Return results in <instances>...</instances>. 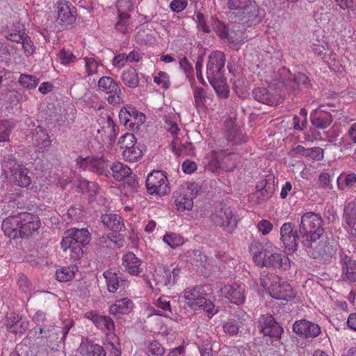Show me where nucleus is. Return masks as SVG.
Masks as SVG:
<instances>
[{"label":"nucleus","instance_id":"obj_60","mask_svg":"<svg viewBox=\"0 0 356 356\" xmlns=\"http://www.w3.org/2000/svg\"><path fill=\"white\" fill-rule=\"evenodd\" d=\"M17 285L19 289L26 294L31 291V283L29 282L27 277L23 274L19 275L17 279Z\"/></svg>","mask_w":356,"mask_h":356},{"label":"nucleus","instance_id":"obj_59","mask_svg":"<svg viewBox=\"0 0 356 356\" xmlns=\"http://www.w3.org/2000/svg\"><path fill=\"white\" fill-rule=\"evenodd\" d=\"M305 157H309L314 160L320 161L323 158V150L320 147L308 148L305 154Z\"/></svg>","mask_w":356,"mask_h":356},{"label":"nucleus","instance_id":"obj_37","mask_svg":"<svg viewBox=\"0 0 356 356\" xmlns=\"http://www.w3.org/2000/svg\"><path fill=\"white\" fill-rule=\"evenodd\" d=\"M122 80L127 86L132 88H136L139 84L138 72L133 67L123 72Z\"/></svg>","mask_w":356,"mask_h":356},{"label":"nucleus","instance_id":"obj_53","mask_svg":"<svg viewBox=\"0 0 356 356\" xmlns=\"http://www.w3.org/2000/svg\"><path fill=\"white\" fill-rule=\"evenodd\" d=\"M193 95L195 99V106L198 108H202L206 103L207 96V92L204 88L201 87H195L193 90Z\"/></svg>","mask_w":356,"mask_h":356},{"label":"nucleus","instance_id":"obj_63","mask_svg":"<svg viewBox=\"0 0 356 356\" xmlns=\"http://www.w3.org/2000/svg\"><path fill=\"white\" fill-rule=\"evenodd\" d=\"M273 227V224L267 220H261L257 223V229L263 235L269 234Z\"/></svg>","mask_w":356,"mask_h":356},{"label":"nucleus","instance_id":"obj_49","mask_svg":"<svg viewBox=\"0 0 356 356\" xmlns=\"http://www.w3.org/2000/svg\"><path fill=\"white\" fill-rule=\"evenodd\" d=\"M19 84L28 90L35 88L39 83V79L34 75L22 74L18 80Z\"/></svg>","mask_w":356,"mask_h":356},{"label":"nucleus","instance_id":"obj_17","mask_svg":"<svg viewBox=\"0 0 356 356\" xmlns=\"http://www.w3.org/2000/svg\"><path fill=\"white\" fill-rule=\"evenodd\" d=\"M222 293L229 301L233 304L243 305L245 300L244 284H236L225 285L221 289Z\"/></svg>","mask_w":356,"mask_h":356},{"label":"nucleus","instance_id":"obj_45","mask_svg":"<svg viewBox=\"0 0 356 356\" xmlns=\"http://www.w3.org/2000/svg\"><path fill=\"white\" fill-rule=\"evenodd\" d=\"M76 270L75 266L63 267L56 271V280L59 282H67L74 277Z\"/></svg>","mask_w":356,"mask_h":356},{"label":"nucleus","instance_id":"obj_21","mask_svg":"<svg viewBox=\"0 0 356 356\" xmlns=\"http://www.w3.org/2000/svg\"><path fill=\"white\" fill-rule=\"evenodd\" d=\"M294 332L306 338H314L321 333L318 325L305 319L296 321L293 325Z\"/></svg>","mask_w":356,"mask_h":356},{"label":"nucleus","instance_id":"obj_20","mask_svg":"<svg viewBox=\"0 0 356 356\" xmlns=\"http://www.w3.org/2000/svg\"><path fill=\"white\" fill-rule=\"evenodd\" d=\"M340 261L342 273L341 277L343 280L354 282H356V262L353 260L350 256L344 252L339 253Z\"/></svg>","mask_w":356,"mask_h":356},{"label":"nucleus","instance_id":"obj_33","mask_svg":"<svg viewBox=\"0 0 356 356\" xmlns=\"http://www.w3.org/2000/svg\"><path fill=\"white\" fill-rule=\"evenodd\" d=\"M69 330L70 327L68 325H66L64 327L51 326V330L49 332V335H46L45 338L47 339V341L49 342L54 340L57 343H61L64 341Z\"/></svg>","mask_w":356,"mask_h":356},{"label":"nucleus","instance_id":"obj_51","mask_svg":"<svg viewBox=\"0 0 356 356\" xmlns=\"http://www.w3.org/2000/svg\"><path fill=\"white\" fill-rule=\"evenodd\" d=\"M118 15L130 17L129 12L133 10L132 0H118L116 2Z\"/></svg>","mask_w":356,"mask_h":356},{"label":"nucleus","instance_id":"obj_4","mask_svg":"<svg viewBox=\"0 0 356 356\" xmlns=\"http://www.w3.org/2000/svg\"><path fill=\"white\" fill-rule=\"evenodd\" d=\"M90 234L87 229L67 230L60 243L61 248L71 259L77 260L83 254V248L89 242Z\"/></svg>","mask_w":356,"mask_h":356},{"label":"nucleus","instance_id":"obj_39","mask_svg":"<svg viewBox=\"0 0 356 356\" xmlns=\"http://www.w3.org/2000/svg\"><path fill=\"white\" fill-rule=\"evenodd\" d=\"M213 86L218 96L220 98H227L229 93V89L228 86L225 83L224 76L222 79H218L217 80H211L209 81Z\"/></svg>","mask_w":356,"mask_h":356},{"label":"nucleus","instance_id":"obj_5","mask_svg":"<svg viewBox=\"0 0 356 356\" xmlns=\"http://www.w3.org/2000/svg\"><path fill=\"white\" fill-rule=\"evenodd\" d=\"M298 228V236L302 245L311 240L321 238L325 233L321 216L314 212H307L302 216Z\"/></svg>","mask_w":356,"mask_h":356},{"label":"nucleus","instance_id":"obj_52","mask_svg":"<svg viewBox=\"0 0 356 356\" xmlns=\"http://www.w3.org/2000/svg\"><path fill=\"white\" fill-rule=\"evenodd\" d=\"M118 144L120 149L126 150L136 145V138L133 134L126 133L119 138Z\"/></svg>","mask_w":356,"mask_h":356},{"label":"nucleus","instance_id":"obj_12","mask_svg":"<svg viewBox=\"0 0 356 356\" xmlns=\"http://www.w3.org/2000/svg\"><path fill=\"white\" fill-rule=\"evenodd\" d=\"M258 327L259 332L264 336H268L275 340L281 338L283 332V328L275 321L271 314L261 315L258 320Z\"/></svg>","mask_w":356,"mask_h":356},{"label":"nucleus","instance_id":"obj_26","mask_svg":"<svg viewBox=\"0 0 356 356\" xmlns=\"http://www.w3.org/2000/svg\"><path fill=\"white\" fill-rule=\"evenodd\" d=\"M78 351L81 356H106V352L102 346L94 344L87 339L82 340Z\"/></svg>","mask_w":356,"mask_h":356},{"label":"nucleus","instance_id":"obj_32","mask_svg":"<svg viewBox=\"0 0 356 356\" xmlns=\"http://www.w3.org/2000/svg\"><path fill=\"white\" fill-rule=\"evenodd\" d=\"M255 195L259 202H265L268 200L274 193V186L268 185L266 180H263L256 186Z\"/></svg>","mask_w":356,"mask_h":356},{"label":"nucleus","instance_id":"obj_48","mask_svg":"<svg viewBox=\"0 0 356 356\" xmlns=\"http://www.w3.org/2000/svg\"><path fill=\"white\" fill-rule=\"evenodd\" d=\"M143 154L141 149L137 145L122 151V156L124 159L129 162L138 161L142 158Z\"/></svg>","mask_w":356,"mask_h":356},{"label":"nucleus","instance_id":"obj_41","mask_svg":"<svg viewBox=\"0 0 356 356\" xmlns=\"http://www.w3.org/2000/svg\"><path fill=\"white\" fill-rule=\"evenodd\" d=\"M22 166L23 165L17 162L16 159L13 156L8 157L2 163V167L7 178L19 170Z\"/></svg>","mask_w":356,"mask_h":356},{"label":"nucleus","instance_id":"obj_15","mask_svg":"<svg viewBox=\"0 0 356 356\" xmlns=\"http://www.w3.org/2000/svg\"><path fill=\"white\" fill-rule=\"evenodd\" d=\"M4 326L10 333L23 334L29 329V321L22 315L15 312H10L6 314Z\"/></svg>","mask_w":356,"mask_h":356},{"label":"nucleus","instance_id":"obj_43","mask_svg":"<svg viewBox=\"0 0 356 356\" xmlns=\"http://www.w3.org/2000/svg\"><path fill=\"white\" fill-rule=\"evenodd\" d=\"M227 127L229 128L227 130L226 137L227 140L233 142L234 143H239L241 142V130L234 125L232 121L227 122Z\"/></svg>","mask_w":356,"mask_h":356},{"label":"nucleus","instance_id":"obj_36","mask_svg":"<svg viewBox=\"0 0 356 356\" xmlns=\"http://www.w3.org/2000/svg\"><path fill=\"white\" fill-rule=\"evenodd\" d=\"M110 169L113 177L118 181H121L131 175V170L120 162L113 163Z\"/></svg>","mask_w":356,"mask_h":356},{"label":"nucleus","instance_id":"obj_62","mask_svg":"<svg viewBox=\"0 0 356 356\" xmlns=\"http://www.w3.org/2000/svg\"><path fill=\"white\" fill-rule=\"evenodd\" d=\"M168 77L166 72L161 71L154 77V81L158 85H162L163 88H168L170 86Z\"/></svg>","mask_w":356,"mask_h":356},{"label":"nucleus","instance_id":"obj_46","mask_svg":"<svg viewBox=\"0 0 356 356\" xmlns=\"http://www.w3.org/2000/svg\"><path fill=\"white\" fill-rule=\"evenodd\" d=\"M15 126V123L13 120H0V142L8 140L10 132Z\"/></svg>","mask_w":356,"mask_h":356},{"label":"nucleus","instance_id":"obj_50","mask_svg":"<svg viewBox=\"0 0 356 356\" xmlns=\"http://www.w3.org/2000/svg\"><path fill=\"white\" fill-rule=\"evenodd\" d=\"M163 241L172 248H176L182 245L184 243V238L176 233H168L163 238Z\"/></svg>","mask_w":356,"mask_h":356},{"label":"nucleus","instance_id":"obj_27","mask_svg":"<svg viewBox=\"0 0 356 356\" xmlns=\"http://www.w3.org/2000/svg\"><path fill=\"white\" fill-rule=\"evenodd\" d=\"M32 142L41 151L49 147L51 144L50 137L46 130L41 127H37L32 132Z\"/></svg>","mask_w":356,"mask_h":356},{"label":"nucleus","instance_id":"obj_14","mask_svg":"<svg viewBox=\"0 0 356 356\" xmlns=\"http://www.w3.org/2000/svg\"><path fill=\"white\" fill-rule=\"evenodd\" d=\"M211 218L218 226L227 232H232L237 226V220L230 208L220 209L213 213Z\"/></svg>","mask_w":356,"mask_h":356},{"label":"nucleus","instance_id":"obj_57","mask_svg":"<svg viewBox=\"0 0 356 356\" xmlns=\"http://www.w3.org/2000/svg\"><path fill=\"white\" fill-rule=\"evenodd\" d=\"M85 65L88 76L95 74L97 72L99 63L94 58H85Z\"/></svg>","mask_w":356,"mask_h":356},{"label":"nucleus","instance_id":"obj_6","mask_svg":"<svg viewBox=\"0 0 356 356\" xmlns=\"http://www.w3.org/2000/svg\"><path fill=\"white\" fill-rule=\"evenodd\" d=\"M264 288L268 289L270 296L277 300H289L295 297L292 287L275 274H268L261 279Z\"/></svg>","mask_w":356,"mask_h":356},{"label":"nucleus","instance_id":"obj_13","mask_svg":"<svg viewBox=\"0 0 356 356\" xmlns=\"http://www.w3.org/2000/svg\"><path fill=\"white\" fill-rule=\"evenodd\" d=\"M299 231L294 230V226L291 222H285L280 228V240L282 242L285 250L288 254L297 250L300 238L298 236Z\"/></svg>","mask_w":356,"mask_h":356},{"label":"nucleus","instance_id":"obj_56","mask_svg":"<svg viewBox=\"0 0 356 356\" xmlns=\"http://www.w3.org/2000/svg\"><path fill=\"white\" fill-rule=\"evenodd\" d=\"M58 57L60 63L63 65H68L76 61V56L70 51L62 49L58 53Z\"/></svg>","mask_w":356,"mask_h":356},{"label":"nucleus","instance_id":"obj_11","mask_svg":"<svg viewBox=\"0 0 356 356\" xmlns=\"http://www.w3.org/2000/svg\"><path fill=\"white\" fill-rule=\"evenodd\" d=\"M197 191L193 184L181 186L174 193L175 204L177 211L183 212L190 211L193 207V199L195 197Z\"/></svg>","mask_w":356,"mask_h":356},{"label":"nucleus","instance_id":"obj_19","mask_svg":"<svg viewBox=\"0 0 356 356\" xmlns=\"http://www.w3.org/2000/svg\"><path fill=\"white\" fill-rule=\"evenodd\" d=\"M179 270L173 268L170 270L166 266L160 267L154 275V280L159 286H172L179 277Z\"/></svg>","mask_w":356,"mask_h":356},{"label":"nucleus","instance_id":"obj_44","mask_svg":"<svg viewBox=\"0 0 356 356\" xmlns=\"http://www.w3.org/2000/svg\"><path fill=\"white\" fill-rule=\"evenodd\" d=\"M90 170L99 175H107V172H110L106 162L102 158H91Z\"/></svg>","mask_w":356,"mask_h":356},{"label":"nucleus","instance_id":"obj_64","mask_svg":"<svg viewBox=\"0 0 356 356\" xmlns=\"http://www.w3.org/2000/svg\"><path fill=\"white\" fill-rule=\"evenodd\" d=\"M293 82L298 86H303L305 88H308L309 85V78L303 73L295 74L293 77Z\"/></svg>","mask_w":356,"mask_h":356},{"label":"nucleus","instance_id":"obj_42","mask_svg":"<svg viewBox=\"0 0 356 356\" xmlns=\"http://www.w3.org/2000/svg\"><path fill=\"white\" fill-rule=\"evenodd\" d=\"M188 261L195 266H204L207 262V257L198 250H193L187 252Z\"/></svg>","mask_w":356,"mask_h":356},{"label":"nucleus","instance_id":"obj_3","mask_svg":"<svg viewBox=\"0 0 356 356\" xmlns=\"http://www.w3.org/2000/svg\"><path fill=\"white\" fill-rule=\"evenodd\" d=\"M229 17L248 27L259 24L263 18L254 0H229Z\"/></svg>","mask_w":356,"mask_h":356},{"label":"nucleus","instance_id":"obj_2","mask_svg":"<svg viewBox=\"0 0 356 356\" xmlns=\"http://www.w3.org/2000/svg\"><path fill=\"white\" fill-rule=\"evenodd\" d=\"M4 234L10 238H23L31 236L40 226L38 216L27 212L10 216L2 222Z\"/></svg>","mask_w":356,"mask_h":356},{"label":"nucleus","instance_id":"obj_8","mask_svg":"<svg viewBox=\"0 0 356 356\" xmlns=\"http://www.w3.org/2000/svg\"><path fill=\"white\" fill-rule=\"evenodd\" d=\"M146 187L150 195H164L170 192L168 180L161 170H154L146 179Z\"/></svg>","mask_w":356,"mask_h":356},{"label":"nucleus","instance_id":"obj_22","mask_svg":"<svg viewBox=\"0 0 356 356\" xmlns=\"http://www.w3.org/2000/svg\"><path fill=\"white\" fill-rule=\"evenodd\" d=\"M86 317L104 332L112 333L115 331V324L110 316L99 315L91 311L86 314Z\"/></svg>","mask_w":356,"mask_h":356},{"label":"nucleus","instance_id":"obj_58","mask_svg":"<svg viewBox=\"0 0 356 356\" xmlns=\"http://www.w3.org/2000/svg\"><path fill=\"white\" fill-rule=\"evenodd\" d=\"M22 45L24 53L26 56H31L35 51L33 42L31 40L30 37L24 33V38L20 42Z\"/></svg>","mask_w":356,"mask_h":356},{"label":"nucleus","instance_id":"obj_61","mask_svg":"<svg viewBox=\"0 0 356 356\" xmlns=\"http://www.w3.org/2000/svg\"><path fill=\"white\" fill-rule=\"evenodd\" d=\"M129 17H124L122 15H118V21L115 24V29L121 33H125L129 31L128 19Z\"/></svg>","mask_w":356,"mask_h":356},{"label":"nucleus","instance_id":"obj_31","mask_svg":"<svg viewBox=\"0 0 356 356\" xmlns=\"http://www.w3.org/2000/svg\"><path fill=\"white\" fill-rule=\"evenodd\" d=\"M98 90L106 94L116 93L120 88L118 83L111 76H102L98 81Z\"/></svg>","mask_w":356,"mask_h":356},{"label":"nucleus","instance_id":"obj_47","mask_svg":"<svg viewBox=\"0 0 356 356\" xmlns=\"http://www.w3.org/2000/svg\"><path fill=\"white\" fill-rule=\"evenodd\" d=\"M224 332L229 337H236L240 332L241 326L235 319H228L222 324Z\"/></svg>","mask_w":356,"mask_h":356},{"label":"nucleus","instance_id":"obj_7","mask_svg":"<svg viewBox=\"0 0 356 356\" xmlns=\"http://www.w3.org/2000/svg\"><path fill=\"white\" fill-rule=\"evenodd\" d=\"M332 242L327 238H315V240L303 244L308 255L319 261L325 262L330 261L335 254L336 249Z\"/></svg>","mask_w":356,"mask_h":356},{"label":"nucleus","instance_id":"obj_35","mask_svg":"<svg viewBox=\"0 0 356 356\" xmlns=\"http://www.w3.org/2000/svg\"><path fill=\"white\" fill-rule=\"evenodd\" d=\"M252 96L255 100L267 105L272 106L275 103V99L273 95L266 88L254 89Z\"/></svg>","mask_w":356,"mask_h":356},{"label":"nucleus","instance_id":"obj_30","mask_svg":"<svg viewBox=\"0 0 356 356\" xmlns=\"http://www.w3.org/2000/svg\"><path fill=\"white\" fill-rule=\"evenodd\" d=\"M8 179L15 185L23 188L28 187L31 183V179L28 175V170L24 165Z\"/></svg>","mask_w":356,"mask_h":356},{"label":"nucleus","instance_id":"obj_34","mask_svg":"<svg viewBox=\"0 0 356 356\" xmlns=\"http://www.w3.org/2000/svg\"><path fill=\"white\" fill-rule=\"evenodd\" d=\"M343 219L348 227H355L356 225V203L355 202H350L345 206Z\"/></svg>","mask_w":356,"mask_h":356},{"label":"nucleus","instance_id":"obj_29","mask_svg":"<svg viewBox=\"0 0 356 356\" xmlns=\"http://www.w3.org/2000/svg\"><path fill=\"white\" fill-rule=\"evenodd\" d=\"M102 222L113 232H119L125 229L122 218L117 214H104L101 216Z\"/></svg>","mask_w":356,"mask_h":356},{"label":"nucleus","instance_id":"obj_54","mask_svg":"<svg viewBox=\"0 0 356 356\" xmlns=\"http://www.w3.org/2000/svg\"><path fill=\"white\" fill-rule=\"evenodd\" d=\"M177 115L173 113L172 115L168 117L164 116L165 128L168 131H170L171 134L175 137L179 131L178 125L176 121Z\"/></svg>","mask_w":356,"mask_h":356},{"label":"nucleus","instance_id":"obj_9","mask_svg":"<svg viewBox=\"0 0 356 356\" xmlns=\"http://www.w3.org/2000/svg\"><path fill=\"white\" fill-rule=\"evenodd\" d=\"M120 123L123 124L127 129L135 131L138 130L140 126L144 123L145 115L139 112L132 106H127L119 112Z\"/></svg>","mask_w":356,"mask_h":356},{"label":"nucleus","instance_id":"obj_55","mask_svg":"<svg viewBox=\"0 0 356 356\" xmlns=\"http://www.w3.org/2000/svg\"><path fill=\"white\" fill-rule=\"evenodd\" d=\"M197 309H202L209 318L213 317L218 311V307L214 305L213 302L206 299V298L202 300L201 305L197 306Z\"/></svg>","mask_w":356,"mask_h":356},{"label":"nucleus","instance_id":"obj_23","mask_svg":"<svg viewBox=\"0 0 356 356\" xmlns=\"http://www.w3.org/2000/svg\"><path fill=\"white\" fill-rule=\"evenodd\" d=\"M323 105L318 109L313 111L311 113V122L316 128L324 129L330 125L333 118L330 111L321 109Z\"/></svg>","mask_w":356,"mask_h":356},{"label":"nucleus","instance_id":"obj_18","mask_svg":"<svg viewBox=\"0 0 356 356\" xmlns=\"http://www.w3.org/2000/svg\"><path fill=\"white\" fill-rule=\"evenodd\" d=\"M238 28L236 25H234L231 29L224 26L220 35L222 38L228 40L229 47L234 50H238L245 40V32Z\"/></svg>","mask_w":356,"mask_h":356},{"label":"nucleus","instance_id":"obj_1","mask_svg":"<svg viewBox=\"0 0 356 356\" xmlns=\"http://www.w3.org/2000/svg\"><path fill=\"white\" fill-rule=\"evenodd\" d=\"M250 251L254 263L259 266L282 268L284 270L291 266L290 259L282 254L271 242L262 243L254 241L250 245Z\"/></svg>","mask_w":356,"mask_h":356},{"label":"nucleus","instance_id":"obj_40","mask_svg":"<svg viewBox=\"0 0 356 356\" xmlns=\"http://www.w3.org/2000/svg\"><path fill=\"white\" fill-rule=\"evenodd\" d=\"M172 150L177 156L181 154L189 155L193 152V145L190 142H185L183 144L179 143L177 139L172 140L171 143Z\"/></svg>","mask_w":356,"mask_h":356},{"label":"nucleus","instance_id":"obj_24","mask_svg":"<svg viewBox=\"0 0 356 356\" xmlns=\"http://www.w3.org/2000/svg\"><path fill=\"white\" fill-rule=\"evenodd\" d=\"M142 261L135 254L129 252L122 257V266L126 271L132 275H138L142 272Z\"/></svg>","mask_w":356,"mask_h":356},{"label":"nucleus","instance_id":"obj_10","mask_svg":"<svg viewBox=\"0 0 356 356\" xmlns=\"http://www.w3.org/2000/svg\"><path fill=\"white\" fill-rule=\"evenodd\" d=\"M225 64V55L220 51H212L207 65V76L208 81L222 79Z\"/></svg>","mask_w":356,"mask_h":356},{"label":"nucleus","instance_id":"obj_38","mask_svg":"<svg viewBox=\"0 0 356 356\" xmlns=\"http://www.w3.org/2000/svg\"><path fill=\"white\" fill-rule=\"evenodd\" d=\"M106 279L107 288L109 292L115 293L119 288L120 279L118 273L112 270H106L104 273Z\"/></svg>","mask_w":356,"mask_h":356},{"label":"nucleus","instance_id":"obj_28","mask_svg":"<svg viewBox=\"0 0 356 356\" xmlns=\"http://www.w3.org/2000/svg\"><path fill=\"white\" fill-rule=\"evenodd\" d=\"M133 308V302L127 298H124L118 299L114 304L111 305L109 312L115 316H120L122 314H128Z\"/></svg>","mask_w":356,"mask_h":356},{"label":"nucleus","instance_id":"obj_25","mask_svg":"<svg viewBox=\"0 0 356 356\" xmlns=\"http://www.w3.org/2000/svg\"><path fill=\"white\" fill-rule=\"evenodd\" d=\"M204 296L205 294L202 291V288L196 286L192 289L185 290L184 297L186 300V304L191 308L196 310L197 306L202 303V300L205 298Z\"/></svg>","mask_w":356,"mask_h":356},{"label":"nucleus","instance_id":"obj_16","mask_svg":"<svg viewBox=\"0 0 356 356\" xmlns=\"http://www.w3.org/2000/svg\"><path fill=\"white\" fill-rule=\"evenodd\" d=\"M76 8L65 0L57 3V22L62 26L67 27L76 21Z\"/></svg>","mask_w":356,"mask_h":356}]
</instances>
